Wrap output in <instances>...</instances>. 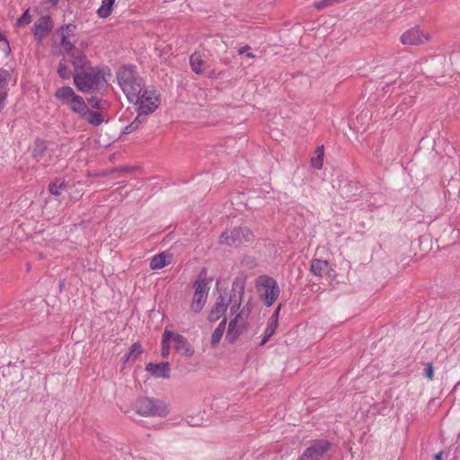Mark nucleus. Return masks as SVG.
<instances>
[{
	"mask_svg": "<svg viewBox=\"0 0 460 460\" xmlns=\"http://www.w3.org/2000/svg\"><path fill=\"white\" fill-rule=\"evenodd\" d=\"M7 95V92H0V112L5 106Z\"/></svg>",
	"mask_w": 460,
	"mask_h": 460,
	"instance_id": "45",
	"label": "nucleus"
},
{
	"mask_svg": "<svg viewBox=\"0 0 460 460\" xmlns=\"http://www.w3.org/2000/svg\"><path fill=\"white\" fill-rule=\"evenodd\" d=\"M47 150L46 141L41 138H37L34 142V146L31 152V155L37 161L43 156L44 153Z\"/></svg>",
	"mask_w": 460,
	"mask_h": 460,
	"instance_id": "27",
	"label": "nucleus"
},
{
	"mask_svg": "<svg viewBox=\"0 0 460 460\" xmlns=\"http://www.w3.org/2000/svg\"><path fill=\"white\" fill-rule=\"evenodd\" d=\"M144 115H139V111H137V118L128 126H126L123 129V134H130L137 130L146 120Z\"/></svg>",
	"mask_w": 460,
	"mask_h": 460,
	"instance_id": "33",
	"label": "nucleus"
},
{
	"mask_svg": "<svg viewBox=\"0 0 460 460\" xmlns=\"http://www.w3.org/2000/svg\"><path fill=\"white\" fill-rule=\"evenodd\" d=\"M244 295V285L237 280H234L232 284L229 298L226 303L229 305H242Z\"/></svg>",
	"mask_w": 460,
	"mask_h": 460,
	"instance_id": "18",
	"label": "nucleus"
},
{
	"mask_svg": "<svg viewBox=\"0 0 460 460\" xmlns=\"http://www.w3.org/2000/svg\"><path fill=\"white\" fill-rule=\"evenodd\" d=\"M332 443L323 438L309 441L299 460H322L328 456Z\"/></svg>",
	"mask_w": 460,
	"mask_h": 460,
	"instance_id": "6",
	"label": "nucleus"
},
{
	"mask_svg": "<svg viewBox=\"0 0 460 460\" xmlns=\"http://www.w3.org/2000/svg\"><path fill=\"white\" fill-rule=\"evenodd\" d=\"M230 305L231 314L236 315L238 314L241 305Z\"/></svg>",
	"mask_w": 460,
	"mask_h": 460,
	"instance_id": "46",
	"label": "nucleus"
},
{
	"mask_svg": "<svg viewBox=\"0 0 460 460\" xmlns=\"http://www.w3.org/2000/svg\"><path fill=\"white\" fill-rule=\"evenodd\" d=\"M31 21V15L29 14V10L25 11L22 15L21 17H19L16 21V25L17 26H22V25H26V24H29Z\"/></svg>",
	"mask_w": 460,
	"mask_h": 460,
	"instance_id": "38",
	"label": "nucleus"
},
{
	"mask_svg": "<svg viewBox=\"0 0 460 460\" xmlns=\"http://www.w3.org/2000/svg\"><path fill=\"white\" fill-rule=\"evenodd\" d=\"M87 102L93 109L99 111L107 110L110 106L107 101L98 98L97 96L88 98Z\"/></svg>",
	"mask_w": 460,
	"mask_h": 460,
	"instance_id": "31",
	"label": "nucleus"
},
{
	"mask_svg": "<svg viewBox=\"0 0 460 460\" xmlns=\"http://www.w3.org/2000/svg\"><path fill=\"white\" fill-rule=\"evenodd\" d=\"M444 452L440 451L438 454L434 456V460H442L443 459Z\"/></svg>",
	"mask_w": 460,
	"mask_h": 460,
	"instance_id": "48",
	"label": "nucleus"
},
{
	"mask_svg": "<svg viewBox=\"0 0 460 460\" xmlns=\"http://www.w3.org/2000/svg\"><path fill=\"white\" fill-rule=\"evenodd\" d=\"M134 408L142 416H166L169 412L166 403L159 399L150 397L138 398Z\"/></svg>",
	"mask_w": 460,
	"mask_h": 460,
	"instance_id": "5",
	"label": "nucleus"
},
{
	"mask_svg": "<svg viewBox=\"0 0 460 460\" xmlns=\"http://www.w3.org/2000/svg\"><path fill=\"white\" fill-rule=\"evenodd\" d=\"M228 306L229 303H226V297L220 294L208 313V322L215 323L222 316L224 317Z\"/></svg>",
	"mask_w": 460,
	"mask_h": 460,
	"instance_id": "13",
	"label": "nucleus"
},
{
	"mask_svg": "<svg viewBox=\"0 0 460 460\" xmlns=\"http://www.w3.org/2000/svg\"><path fill=\"white\" fill-rule=\"evenodd\" d=\"M242 264L246 268L252 270L257 266V261L252 256H245L242 261Z\"/></svg>",
	"mask_w": 460,
	"mask_h": 460,
	"instance_id": "39",
	"label": "nucleus"
},
{
	"mask_svg": "<svg viewBox=\"0 0 460 460\" xmlns=\"http://www.w3.org/2000/svg\"><path fill=\"white\" fill-rule=\"evenodd\" d=\"M0 49L5 53V55H9L11 52V48L9 46V42L7 39L0 32Z\"/></svg>",
	"mask_w": 460,
	"mask_h": 460,
	"instance_id": "40",
	"label": "nucleus"
},
{
	"mask_svg": "<svg viewBox=\"0 0 460 460\" xmlns=\"http://www.w3.org/2000/svg\"><path fill=\"white\" fill-rule=\"evenodd\" d=\"M146 370L155 377L169 378L170 377V366L168 362H162L158 364L148 363Z\"/></svg>",
	"mask_w": 460,
	"mask_h": 460,
	"instance_id": "17",
	"label": "nucleus"
},
{
	"mask_svg": "<svg viewBox=\"0 0 460 460\" xmlns=\"http://www.w3.org/2000/svg\"><path fill=\"white\" fill-rule=\"evenodd\" d=\"M324 156L323 146H318L315 150V155L311 158V165L315 169H321L323 167Z\"/></svg>",
	"mask_w": 460,
	"mask_h": 460,
	"instance_id": "32",
	"label": "nucleus"
},
{
	"mask_svg": "<svg viewBox=\"0 0 460 460\" xmlns=\"http://www.w3.org/2000/svg\"><path fill=\"white\" fill-rule=\"evenodd\" d=\"M277 328H278L277 325H273L272 323H268L267 327L264 332V334H263L264 341L270 340L274 335Z\"/></svg>",
	"mask_w": 460,
	"mask_h": 460,
	"instance_id": "41",
	"label": "nucleus"
},
{
	"mask_svg": "<svg viewBox=\"0 0 460 460\" xmlns=\"http://www.w3.org/2000/svg\"><path fill=\"white\" fill-rule=\"evenodd\" d=\"M137 102H131L137 105L139 115H148L154 112L160 104V96L155 91L146 90L144 87L141 89Z\"/></svg>",
	"mask_w": 460,
	"mask_h": 460,
	"instance_id": "8",
	"label": "nucleus"
},
{
	"mask_svg": "<svg viewBox=\"0 0 460 460\" xmlns=\"http://www.w3.org/2000/svg\"><path fill=\"white\" fill-rule=\"evenodd\" d=\"M69 57V60L74 67V73H79L91 66L90 60L84 50L74 51Z\"/></svg>",
	"mask_w": 460,
	"mask_h": 460,
	"instance_id": "14",
	"label": "nucleus"
},
{
	"mask_svg": "<svg viewBox=\"0 0 460 460\" xmlns=\"http://www.w3.org/2000/svg\"><path fill=\"white\" fill-rule=\"evenodd\" d=\"M173 335V332L165 330L162 336V356L164 358L169 355L170 349V341L172 336Z\"/></svg>",
	"mask_w": 460,
	"mask_h": 460,
	"instance_id": "34",
	"label": "nucleus"
},
{
	"mask_svg": "<svg viewBox=\"0 0 460 460\" xmlns=\"http://www.w3.org/2000/svg\"><path fill=\"white\" fill-rule=\"evenodd\" d=\"M248 49H250V46L246 45V46L239 49L237 52L239 55L247 54L246 50H248Z\"/></svg>",
	"mask_w": 460,
	"mask_h": 460,
	"instance_id": "47",
	"label": "nucleus"
},
{
	"mask_svg": "<svg viewBox=\"0 0 460 460\" xmlns=\"http://www.w3.org/2000/svg\"><path fill=\"white\" fill-rule=\"evenodd\" d=\"M44 3L50 4L52 6H56L58 3V0H43Z\"/></svg>",
	"mask_w": 460,
	"mask_h": 460,
	"instance_id": "49",
	"label": "nucleus"
},
{
	"mask_svg": "<svg viewBox=\"0 0 460 460\" xmlns=\"http://www.w3.org/2000/svg\"><path fill=\"white\" fill-rule=\"evenodd\" d=\"M429 40V35L421 32L418 28H411L401 36V42L404 45H421Z\"/></svg>",
	"mask_w": 460,
	"mask_h": 460,
	"instance_id": "11",
	"label": "nucleus"
},
{
	"mask_svg": "<svg viewBox=\"0 0 460 460\" xmlns=\"http://www.w3.org/2000/svg\"><path fill=\"white\" fill-rule=\"evenodd\" d=\"M172 255L168 252H161L155 255L150 261L152 270H161L171 263Z\"/></svg>",
	"mask_w": 460,
	"mask_h": 460,
	"instance_id": "19",
	"label": "nucleus"
},
{
	"mask_svg": "<svg viewBox=\"0 0 460 460\" xmlns=\"http://www.w3.org/2000/svg\"><path fill=\"white\" fill-rule=\"evenodd\" d=\"M424 376L429 379L432 380L434 377L433 365L430 362L425 364Z\"/></svg>",
	"mask_w": 460,
	"mask_h": 460,
	"instance_id": "43",
	"label": "nucleus"
},
{
	"mask_svg": "<svg viewBox=\"0 0 460 460\" xmlns=\"http://www.w3.org/2000/svg\"><path fill=\"white\" fill-rule=\"evenodd\" d=\"M106 69L109 70L108 67L90 66L79 73H74L75 86L84 93H91L100 90L107 84Z\"/></svg>",
	"mask_w": 460,
	"mask_h": 460,
	"instance_id": "1",
	"label": "nucleus"
},
{
	"mask_svg": "<svg viewBox=\"0 0 460 460\" xmlns=\"http://www.w3.org/2000/svg\"><path fill=\"white\" fill-rule=\"evenodd\" d=\"M142 353L143 348L141 344L139 342L133 343L129 348V351L122 358L124 365L128 363H134Z\"/></svg>",
	"mask_w": 460,
	"mask_h": 460,
	"instance_id": "22",
	"label": "nucleus"
},
{
	"mask_svg": "<svg viewBox=\"0 0 460 460\" xmlns=\"http://www.w3.org/2000/svg\"><path fill=\"white\" fill-rule=\"evenodd\" d=\"M256 288L260 297L266 306H270L280 294L277 281L267 275H261L256 279Z\"/></svg>",
	"mask_w": 460,
	"mask_h": 460,
	"instance_id": "4",
	"label": "nucleus"
},
{
	"mask_svg": "<svg viewBox=\"0 0 460 460\" xmlns=\"http://www.w3.org/2000/svg\"><path fill=\"white\" fill-rule=\"evenodd\" d=\"M115 0H102V5L97 10L100 18H107L111 15Z\"/></svg>",
	"mask_w": 460,
	"mask_h": 460,
	"instance_id": "29",
	"label": "nucleus"
},
{
	"mask_svg": "<svg viewBox=\"0 0 460 460\" xmlns=\"http://www.w3.org/2000/svg\"><path fill=\"white\" fill-rule=\"evenodd\" d=\"M75 30L76 26L75 24L69 23L61 26L58 30V32H60V37H66L69 39L71 36L75 35Z\"/></svg>",
	"mask_w": 460,
	"mask_h": 460,
	"instance_id": "36",
	"label": "nucleus"
},
{
	"mask_svg": "<svg viewBox=\"0 0 460 460\" xmlns=\"http://www.w3.org/2000/svg\"><path fill=\"white\" fill-rule=\"evenodd\" d=\"M248 322L240 320V316H234L228 324L226 341L230 344L236 341L239 336L247 330Z\"/></svg>",
	"mask_w": 460,
	"mask_h": 460,
	"instance_id": "9",
	"label": "nucleus"
},
{
	"mask_svg": "<svg viewBox=\"0 0 460 460\" xmlns=\"http://www.w3.org/2000/svg\"><path fill=\"white\" fill-rule=\"evenodd\" d=\"M226 323H227V319L226 316H224L211 335V345L212 346H216L221 341L222 336L226 331Z\"/></svg>",
	"mask_w": 460,
	"mask_h": 460,
	"instance_id": "25",
	"label": "nucleus"
},
{
	"mask_svg": "<svg viewBox=\"0 0 460 460\" xmlns=\"http://www.w3.org/2000/svg\"><path fill=\"white\" fill-rule=\"evenodd\" d=\"M251 311H252V306H251L250 303H247L246 305H244L243 306L241 311L235 316H240V320H243V322H247V318H248L249 314H251Z\"/></svg>",
	"mask_w": 460,
	"mask_h": 460,
	"instance_id": "37",
	"label": "nucleus"
},
{
	"mask_svg": "<svg viewBox=\"0 0 460 460\" xmlns=\"http://www.w3.org/2000/svg\"><path fill=\"white\" fill-rule=\"evenodd\" d=\"M280 309H281V305H279L277 306V308L274 310L271 316L270 317L268 323H272L273 325H277V326L279 325V316Z\"/></svg>",
	"mask_w": 460,
	"mask_h": 460,
	"instance_id": "42",
	"label": "nucleus"
},
{
	"mask_svg": "<svg viewBox=\"0 0 460 460\" xmlns=\"http://www.w3.org/2000/svg\"><path fill=\"white\" fill-rule=\"evenodd\" d=\"M86 119L93 126H100L103 122V117L97 111L88 110L86 114L82 118Z\"/></svg>",
	"mask_w": 460,
	"mask_h": 460,
	"instance_id": "30",
	"label": "nucleus"
},
{
	"mask_svg": "<svg viewBox=\"0 0 460 460\" xmlns=\"http://www.w3.org/2000/svg\"><path fill=\"white\" fill-rule=\"evenodd\" d=\"M131 169L128 168V167H121V168H114L111 171H102L100 172L97 175L98 176H102V177H104V176H107L109 175L110 173L113 172H129Z\"/></svg>",
	"mask_w": 460,
	"mask_h": 460,
	"instance_id": "44",
	"label": "nucleus"
},
{
	"mask_svg": "<svg viewBox=\"0 0 460 460\" xmlns=\"http://www.w3.org/2000/svg\"><path fill=\"white\" fill-rule=\"evenodd\" d=\"M79 49L75 46L73 42L69 40L68 38L60 37V55L65 58L66 56H70L74 51L75 52Z\"/></svg>",
	"mask_w": 460,
	"mask_h": 460,
	"instance_id": "24",
	"label": "nucleus"
},
{
	"mask_svg": "<svg viewBox=\"0 0 460 460\" xmlns=\"http://www.w3.org/2000/svg\"><path fill=\"white\" fill-rule=\"evenodd\" d=\"M171 340L173 341L174 349L181 355L190 357L194 353V349H192L190 342L187 339L179 333H174L172 336Z\"/></svg>",
	"mask_w": 460,
	"mask_h": 460,
	"instance_id": "15",
	"label": "nucleus"
},
{
	"mask_svg": "<svg viewBox=\"0 0 460 460\" xmlns=\"http://www.w3.org/2000/svg\"><path fill=\"white\" fill-rule=\"evenodd\" d=\"M69 106L71 111L78 114L81 118H83L89 110L84 98L78 94L71 100Z\"/></svg>",
	"mask_w": 460,
	"mask_h": 460,
	"instance_id": "21",
	"label": "nucleus"
},
{
	"mask_svg": "<svg viewBox=\"0 0 460 460\" xmlns=\"http://www.w3.org/2000/svg\"><path fill=\"white\" fill-rule=\"evenodd\" d=\"M53 29V21L50 16L45 15L40 17L34 23L32 32L38 42H41L46 34L50 32Z\"/></svg>",
	"mask_w": 460,
	"mask_h": 460,
	"instance_id": "10",
	"label": "nucleus"
},
{
	"mask_svg": "<svg viewBox=\"0 0 460 460\" xmlns=\"http://www.w3.org/2000/svg\"><path fill=\"white\" fill-rule=\"evenodd\" d=\"M310 271L316 277H323L328 275L332 276L333 270L331 268L330 263L327 261L321 259H313L311 261Z\"/></svg>",
	"mask_w": 460,
	"mask_h": 460,
	"instance_id": "16",
	"label": "nucleus"
},
{
	"mask_svg": "<svg viewBox=\"0 0 460 460\" xmlns=\"http://www.w3.org/2000/svg\"><path fill=\"white\" fill-rule=\"evenodd\" d=\"M119 85L129 102H137L138 94L145 86L143 79L137 75L134 65H123L117 72Z\"/></svg>",
	"mask_w": 460,
	"mask_h": 460,
	"instance_id": "2",
	"label": "nucleus"
},
{
	"mask_svg": "<svg viewBox=\"0 0 460 460\" xmlns=\"http://www.w3.org/2000/svg\"><path fill=\"white\" fill-rule=\"evenodd\" d=\"M66 189V185L65 181L59 178H56L49 184V191L56 197L59 196Z\"/></svg>",
	"mask_w": 460,
	"mask_h": 460,
	"instance_id": "28",
	"label": "nucleus"
},
{
	"mask_svg": "<svg viewBox=\"0 0 460 460\" xmlns=\"http://www.w3.org/2000/svg\"><path fill=\"white\" fill-rule=\"evenodd\" d=\"M190 65L191 70L197 75H201L205 70V62L198 52H194L190 55Z\"/></svg>",
	"mask_w": 460,
	"mask_h": 460,
	"instance_id": "23",
	"label": "nucleus"
},
{
	"mask_svg": "<svg viewBox=\"0 0 460 460\" xmlns=\"http://www.w3.org/2000/svg\"><path fill=\"white\" fill-rule=\"evenodd\" d=\"M339 190L344 199L354 200L362 192V188L357 181L345 180L340 183Z\"/></svg>",
	"mask_w": 460,
	"mask_h": 460,
	"instance_id": "12",
	"label": "nucleus"
},
{
	"mask_svg": "<svg viewBox=\"0 0 460 460\" xmlns=\"http://www.w3.org/2000/svg\"><path fill=\"white\" fill-rule=\"evenodd\" d=\"M76 95L73 88L67 85L59 87L54 94L57 100L66 104H70L71 100Z\"/></svg>",
	"mask_w": 460,
	"mask_h": 460,
	"instance_id": "20",
	"label": "nucleus"
},
{
	"mask_svg": "<svg viewBox=\"0 0 460 460\" xmlns=\"http://www.w3.org/2000/svg\"><path fill=\"white\" fill-rule=\"evenodd\" d=\"M246 57L249 58H255L254 54H252V52H247Z\"/></svg>",
	"mask_w": 460,
	"mask_h": 460,
	"instance_id": "50",
	"label": "nucleus"
},
{
	"mask_svg": "<svg viewBox=\"0 0 460 460\" xmlns=\"http://www.w3.org/2000/svg\"><path fill=\"white\" fill-rule=\"evenodd\" d=\"M207 279V270L203 268L193 283L194 294L190 305V310L198 314L202 311L207 303L209 287Z\"/></svg>",
	"mask_w": 460,
	"mask_h": 460,
	"instance_id": "3",
	"label": "nucleus"
},
{
	"mask_svg": "<svg viewBox=\"0 0 460 460\" xmlns=\"http://www.w3.org/2000/svg\"><path fill=\"white\" fill-rule=\"evenodd\" d=\"M57 74L62 79V80H68L70 79L71 77L74 78V73L71 71V69L69 68V66H67L66 64V59L65 58H63L58 65V68H57Z\"/></svg>",
	"mask_w": 460,
	"mask_h": 460,
	"instance_id": "26",
	"label": "nucleus"
},
{
	"mask_svg": "<svg viewBox=\"0 0 460 460\" xmlns=\"http://www.w3.org/2000/svg\"><path fill=\"white\" fill-rule=\"evenodd\" d=\"M269 340H265L264 341V337L262 338V340L261 341L259 346H263L264 344H266L268 342Z\"/></svg>",
	"mask_w": 460,
	"mask_h": 460,
	"instance_id": "51",
	"label": "nucleus"
},
{
	"mask_svg": "<svg viewBox=\"0 0 460 460\" xmlns=\"http://www.w3.org/2000/svg\"><path fill=\"white\" fill-rule=\"evenodd\" d=\"M252 238L253 234L248 227L239 226L224 231L219 237V243L229 246H239L243 243L252 241Z\"/></svg>",
	"mask_w": 460,
	"mask_h": 460,
	"instance_id": "7",
	"label": "nucleus"
},
{
	"mask_svg": "<svg viewBox=\"0 0 460 460\" xmlns=\"http://www.w3.org/2000/svg\"><path fill=\"white\" fill-rule=\"evenodd\" d=\"M11 78V73L4 68H0V92H6L5 87Z\"/></svg>",
	"mask_w": 460,
	"mask_h": 460,
	"instance_id": "35",
	"label": "nucleus"
}]
</instances>
